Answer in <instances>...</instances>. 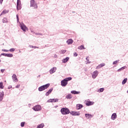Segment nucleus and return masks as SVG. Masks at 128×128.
I'll return each mask as SVG.
<instances>
[{
  "label": "nucleus",
  "instance_id": "1",
  "mask_svg": "<svg viewBox=\"0 0 128 128\" xmlns=\"http://www.w3.org/2000/svg\"><path fill=\"white\" fill-rule=\"evenodd\" d=\"M72 77H68L64 78V80L61 81V86H66V84H68V80H72Z\"/></svg>",
  "mask_w": 128,
  "mask_h": 128
},
{
  "label": "nucleus",
  "instance_id": "2",
  "mask_svg": "<svg viewBox=\"0 0 128 128\" xmlns=\"http://www.w3.org/2000/svg\"><path fill=\"white\" fill-rule=\"evenodd\" d=\"M50 84H47L45 85H44L39 87L38 88L39 92H42V90H46V88L50 87Z\"/></svg>",
  "mask_w": 128,
  "mask_h": 128
},
{
  "label": "nucleus",
  "instance_id": "3",
  "mask_svg": "<svg viewBox=\"0 0 128 128\" xmlns=\"http://www.w3.org/2000/svg\"><path fill=\"white\" fill-rule=\"evenodd\" d=\"M61 112L62 114H70V110L68 108H62L61 109Z\"/></svg>",
  "mask_w": 128,
  "mask_h": 128
},
{
  "label": "nucleus",
  "instance_id": "4",
  "mask_svg": "<svg viewBox=\"0 0 128 128\" xmlns=\"http://www.w3.org/2000/svg\"><path fill=\"white\" fill-rule=\"evenodd\" d=\"M30 6L34 8H38V4L34 0H30Z\"/></svg>",
  "mask_w": 128,
  "mask_h": 128
},
{
  "label": "nucleus",
  "instance_id": "5",
  "mask_svg": "<svg viewBox=\"0 0 128 128\" xmlns=\"http://www.w3.org/2000/svg\"><path fill=\"white\" fill-rule=\"evenodd\" d=\"M20 28H21V29L23 32H26V30H28V28L24 23L20 24Z\"/></svg>",
  "mask_w": 128,
  "mask_h": 128
},
{
  "label": "nucleus",
  "instance_id": "6",
  "mask_svg": "<svg viewBox=\"0 0 128 128\" xmlns=\"http://www.w3.org/2000/svg\"><path fill=\"white\" fill-rule=\"evenodd\" d=\"M33 110L35 112H38L42 110V106L40 105H36L33 107Z\"/></svg>",
  "mask_w": 128,
  "mask_h": 128
},
{
  "label": "nucleus",
  "instance_id": "7",
  "mask_svg": "<svg viewBox=\"0 0 128 128\" xmlns=\"http://www.w3.org/2000/svg\"><path fill=\"white\" fill-rule=\"evenodd\" d=\"M98 75V71L96 70L92 74V78L94 79L96 78Z\"/></svg>",
  "mask_w": 128,
  "mask_h": 128
},
{
  "label": "nucleus",
  "instance_id": "8",
  "mask_svg": "<svg viewBox=\"0 0 128 128\" xmlns=\"http://www.w3.org/2000/svg\"><path fill=\"white\" fill-rule=\"evenodd\" d=\"M12 79L14 82H18V77L16 74H14L12 76Z\"/></svg>",
  "mask_w": 128,
  "mask_h": 128
},
{
  "label": "nucleus",
  "instance_id": "9",
  "mask_svg": "<svg viewBox=\"0 0 128 128\" xmlns=\"http://www.w3.org/2000/svg\"><path fill=\"white\" fill-rule=\"evenodd\" d=\"M56 68L54 67L50 70V71H49L50 74H52L56 72Z\"/></svg>",
  "mask_w": 128,
  "mask_h": 128
},
{
  "label": "nucleus",
  "instance_id": "10",
  "mask_svg": "<svg viewBox=\"0 0 128 128\" xmlns=\"http://www.w3.org/2000/svg\"><path fill=\"white\" fill-rule=\"evenodd\" d=\"M58 102V99H50L48 100V102Z\"/></svg>",
  "mask_w": 128,
  "mask_h": 128
},
{
  "label": "nucleus",
  "instance_id": "11",
  "mask_svg": "<svg viewBox=\"0 0 128 128\" xmlns=\"http://www.w3.org/2000/svg\"><path fill=\"white\" fill-rule=\"evenodd\" d=\"M106 66V64L102 63L101 64H99L98 66L96 67V70L101 68H102V66Z\"/></svg>",
  "mask_w": 128,
  "mask_h": 128
},
{
  "label": "nucleus",
  "instance_id": "12",
  "mask_svg": "<svg viewBox=\"0 0 128 128\" xmlns=\"http://www.w3.org/2000/svg\"><path fill=\"white\" fill-rule=\"evenodd\" d=\"M70 114L72 116H80V112H70Z\"/></svg>",
  "mask_w": 128,
  "mask_h": 128
},
{
  "label": "nucleus",
  "instance_id": "13",
  "mask_svg": "<svg viewBox=\"0 0 128 128\" xmlns=\"http://www.w3.org/2000/svg\"><path fill=\"white\" fill-rule=\"evenodd\" d=\"M4 96V92H0V102H2V100Z\"/></svg>",
  "mask_w": 128,
  "mask_h": 128
},
{
  "label": "nucleus",
  "instance_id": "14",
  "mask_svg": "<svg viewBox=\"0 0 128 128\" xmlns=\"http://www.w3.org/2000/svg\"><path fill=\"white\" fill-rule=\"evenodd\" d=\"M85 116L86 118H92L94 116L92 115V114H85Z\"/></svg>",
  "mask_w": 128,
  "mask_h": 128
},
{
  "label": "nucleus",
  "instance_id": "15",
  "mask_svg": "<svg viewBox=\"0 0 128 128\" xmlns=\"http://www.w3.org/2000/svg\"><path fill=\"white\" fill-rule=\"evenodd\" d=\"M94 104V102H90V101L86 102V105L88 106H92V104Z\"/></svg>",
  "mask_w": 128,
  "mask_h": 128
},
{
  "label": "nucleus",
  "instance_id": "16",
  "mask_svg": "<svg viewBox=\"0 0 128 128\" xmlns=\"http://www.w3.org/2000/svg\"><path fill=\"white\" fill-rule=\"evenodd\" d=\"M112 120H116V113H114L111 117Z\"/></svg>",
  "mask_w": 128,
  "mask_h": 128
},
{
  "label": "nucleus",
  "instance_id": "17",
  "mask_svg": "<svg viewBox=\"0 0 128 128\" xmlns=\"http://www.w3.org/2000/svg\"><path fill=\"white\" fill-rule=\"evenodd\" d=\"M52 88H50L48 92L46 94V96H48L49 94H50L52 93Z\"/></svg>",
  "mask_w": 128,
  "mask_h": 128
},
{
  "label": "nucleus",
  "instance_id": "18",
  "mask_svg": "<svg viewBox=\"0 0 128 128\" xmlns=\"http://www.w3.org/2000/svg\"><path fill=\"white\" fill-rule=\"evenodd\" d=\"M68 60H70V58L66 57V58L63 59L62 62L64 64H66V62H68Z\"/></svg>",
  "mask_w": 128,
  "mask_h": 128
},
{
  "label": "nucleus",
  "instance_id": "19",
  "mask_svg": "<svg viewBox=\"0 0 128 128\" xmlns=\"http://www.w3.org/2000/svg\"><path fill=\"white\" fill-rule=\"evenodd\" d=\"M66 42L68 44H72L74 42V41L72 39H69L66 41Z\"/></svg>",
  "mask_w": 128,
  "mask_h": 128
},
{
  "label": "nucleus",
  "instance_id": "20",
  "mask_svg": "<svg viewBox=\"0 0 128 128\" xmlns=\"http://www.w3.org/2000/svg\"><path fill=\"white\" fill-rule=\"evenodd\" d=\"M80 92H76V90H72L71 91V94H78Z\"/></svg>",
  "mask_w": 128,
  "mask_h": 128
},
{
  "label": "nucleus",
  "instance_id": "21",
  "mask_svg": "<svg viewBox=\"0 0 128 128\" xmlns=\"http://www.w3.org/2000/svg\"><path fill=\"white\" fill-rule=\"evenodd\" d=\"M125 68H126V66H124L120 68V69H118V72H122V70H125Z\"/></svg>",
  "mask_w": 128,
  "mask_h": 128
},
{
  "label": "nucleus",
  "instance_id": "22",
  "mask_svg": "<svg viewBox=\"0 0 128 128\" xmlns=\"http://www.w3.org/2000/svg\"><path fill=\"white\" fill-rule=\"evenodd\" d=\"M72 94H68L66 96V98L68 100H70V98H72Z\"/></svg>",
  "mask_w": 128,
  "mask_h": 128
},
{
  "label": "nucleus",
  "instance_id": "23",
  "mask_svg": "<svg viewBox=\"0 0 128 128\" xmlns=\"http://www.w3.org/2000/svg\"><path fill=\"white\" fill-rule=\"evenodd\" d=\"M82 108V105L80 104H78L76 105V108L77 110H80Z\"/></svg>",
  "mask_w": 128,
  "mask_h": 128
},
{
  "label": "nucleus",
  "instance_id": "24",
  "mask_svg": "<svg viewBox=\"0 0 128 128\" xmlns=\"http://www.w3.org/2000/svg\"><path fill=\"white\" fill-rule=\"evenodd\" d=\"M8 11H7L6 10H4L1 13L0 16H2L3 14H8Z\"/></svg>",
  "mask_w": 128,
  "mask_h": 128
},
{
  "label": "nucleus",
  "instance_id": "25",
  "mask_svg": "<svg viewBox=\"0 0 128 128\" xmlns=\"http://www.w3.org/2000/svg\"><path fill=\"white\" fill-rule=\"evenodd\" d=\"M16 8L18 10H22V4H17Z\"/></svg>",
  "mask_w": 128,
  "mask_h": 128
},
{
  "label": "nucleus",
  "instance_id": "26",
  "mask_svg": "<svg viewBox=\"0 0 128 128\" xmlns=\"http://www.w3.org/2000/svg\"><path fill=\"white\" fill-rule=\"evenodd\" d=\"M126 82H128V78H124L122 82V84H126Z\"/></svg>",
  "mask_w": 128,
  "mask_h": 128
},
{
  "label": "nucleus",
  "instance_id": "27",
  "mask_svg": "<svg viewBox=\"0 0 128 128\" xmlns=\"http://www.w3.org/2000/svg\"><path fill=\"white\" fill-rule=\"evenodd\" d=\"M2 22L4 24L6 23V22H8V19L6 18H4L2 20Z\"/></svg>",
  "mask_w": 128,
  "mask_h": 128
},
{
  "label": "nucleus",
  "instance_id": "28",
  "mask_svg": "<svg viewBox=\"0 0 128 128\" xmlns=\"http://www.w3.org/2000/svg\"><path fill=\"white\" fill-rule=\"evenodd\" d=\"M44 126V124H41L36 128H42Z\"/></svg>",
  "mask_w": 128,
  "mask_h": 128
},
{
  "label": "nucleus",
  "instance_id": "29",
  "mask_svg": "<svg viewBox=\"0 0 128 128\" xmlns=\"http://www.w3.org/2000/svg\"><path fill=\"white\" fill-rule=\"evenodd\" d=\"M4 88V84L2 82H0V88L2 89Z\"/></svg>",
  "mask_w": 128,
  "mask_h": 128
},
{
  "label": "nucleus",
  "instance_id": "30",
  "mask_svg": "<svg viewBox=\"0 0 128 128\" xmlns=\"http://www.w3.org/2000/svg\"><path fill=\"white\" fill-rule=\"evenodd\" d=\"M12 56H14V55L12 54H7L8 58H12Z\"/></svg>",
  "mask_w": 128,
  "mask_h": 128
},
{
  "label": "nucleus",
  "instance_id": "31",
  "mask_svg": "<svg viewBox=\"0 0 128 128\" xmlns=\"http://www.w3.org/2000/svg\"><path fill=\"white\" fill-rule=\"evenodd\" d=\"M104 90V88H100V89L98 90V92H102Z\"/></svg>",
  "mask_w": 128,
  "mask_h": 128
},
{
  "label": "nucleus",
  "instance_id": "32",
  "mask_svg": "<svg viewBox=\"0 0 128 128\" xmlns=\"http://www.w3.org/2000/svg\"><path fill=\"white\" fill-rule=\"evenodd\" d=\"M78 50H84V46L82 45L78 47Z\"/></svg>",
  "mask_w": 128,
  "mask_h": 128
},
{
  "label": "nucleus",
  "instance_id": "33",
  "mask_svg": "<svg viewBox=\"0 0 128 128\" xmlns=\"http://www.w3.org/2000/svg\"><path fill=\"white\" fill-rule=\"evenodd\" d=\"M8 50L9 52H14L16 50V49L14 48H12Z\"/></svg>",
  "mask_w": 128,
  "mask_h": 128
},
{
  "label": "nucleus",
  "instance_id": "34",
  "mask_svg": "<svg viewBox=\"0 0 128 128\" xmlns=\"http://www.w3.org/2000/svg\"><path fill=\"white\" fill-rule=\"evenodd\" d=\"M24 124H26V122H22L20 124V126L22 128H23V126H24Z\"/></svg>",
  "mask_w": 128,
  "mask_h": 128
},
{
  "label": "nucleus",
  "instance_id": "35",
  "mask_svg": "<svg viewBox=\"0 0 128 128\" xmlns=\"http://www.w3.org/2000/svg\"><path fill=\"white\" fill-rule=\"evenodd\" d=\"M118 62H120V60L114 61V62H113L112 64H118Z\"/></svg>",
  "mask_w": 128,
  "mask_h": 128
},
{
  "label": "nucleus",
  "instance_id": "36",
  "mask_svg": "<svg viewBox=\"0 0 128 128\" xmlns=\"http://www.w3.org/2000/svg\"><path fill=\"white\" fill-rule=\"evenodd\" d=\"M17 4H22L20 0H17Z\"/></svg>",
  "mask_w": 128,
  "mask_h": 128
},
{
  "label": "nucleus",
  "instance_id": "37",
  "mask_svg": "<svg viewBox=\"0 0 128 128\" xmlns=\"http://www.w3.org/2000/svg\"><path fill=\"white\" fill-rule=\"evenodd\" d=\"M2 52H9V50H6V49H2Z\"/></svg>",
  "mask_w": 128,
  "mask_h": 128
},
{
  "label": "nucleus",
  "instance_id": "38",
  "mask_svg": "<svg viewBox=\"0 0 128 128\" xmlns=\"http://www.w3.org/2000/svg\"><path fill=\"white\" fill-rule=\"evenodd\" d=\"M66 52V50H61V53H62V54H65V52Z\"/></svg>",
  "mask_w": 128,
  "mask_h": 128
},
{
  "label": "nucleus",
  "instance_id": "39",
  "mask_svg": "<svg viewBox=\"0 0 128 128\" xmlns=\"http://www.w3.org/2000/svg\"><path fill=\"white\" fill-rule=\"evenodd\" d=\"M16 19H17V22H20V21L18 20V15L16 14Z\"/></svg>",
  "mask_w": 128,
  "mask_h": 128
},
{
  "label": "nucleus",
  "instance_id": "40",
  "mask_svg": "<svg viewBox=\"0 0 128 128\" xmlns=\"http://www.w3.org/2000/svg\"><path fill=\"white\" fill-rule=\"evenodd\" d=\"M20 88V84H18V85L16 86V88Z\"/></svg>",
  "mask_w": 128,
  "mask_h": 128
},
{
  "label": "nucleus",
  "instance_id": "41",
  "mask_svg": "<svg viewBox=\"0 0 128 128\" xmlns=\"http://www.w3.org/2000/svg\"><path fill=\"white\" fill-rule=\"evenodd\" d=\"M35 34L37 36H42V34H38V33H36Z\"/></svg>",
  "mask_w": 128,
  "mask_h": 128
},
{
  "label": "nucleus",
  "instance_id": "42",
  "mask_svg": "<svg viewBox=\"0 0 128 128\" xmlns=\"http://www.w3.org/2000/svg\"><path fill=\"white\" fill-rule=\"evenodd\" d=\"M74 56H78V54H76V52L74 53Z\"/></svg>",
  "mask_w": 128,
  "mask_h": 128
},
{
  "label": "nucleus",
  "instance_id": "43",
  "mask_svg": "<svg viewBox=\"0 0 128 128\" xmlns=\"http://www.w3.org/2000/svg\"><path fill=\"white\" fill-rule=\"evenodd\" d=\"M2 2H4V0H0V4H2Z\"/></svg>",
  "mask_w": 128,
  "mask_h": 128
},
{
  "label": "nucleus",
  "instance_id": "44",
  "mask_svg": "<svg viewBox=\"0 0 128 128\" xmlns=\"http://www.w3.org/2000/svg\"><path fill=\"white\" fill-rule=\"evenodd\" d=\"M12 88V86H9L8 87V90H10V88Z\"/></svg>",
  "mask_w": 128,
  "mask_h": 128
},
{
  "label": "nucleus",
  "instance_id": "45",
  "mask_svg": "<svg viewBox=\"0 0 128 128\" xmlns=\"http://www.w3.org/2000/svg\"><path fill=\"white\" fill-rule=\"evenodd\" d=\"M29 48H34V46H32V45H30V46H29Z\"/></svg>",
  "mask_w": 128,
  "mask_h": 128
},
{
  "label": "nucleus",
  "instance_id": "46",
  "mask_svg": "<svg viewBox=\"0 0 128 128\" xmlns=\"http://www.w3.org/2000/svg\"><path fill=\"white\" fill-rule=\"evenodd\" d=\"M1 72H4V70L2 69Z\"/></svg>",
  "mask_w": 128,
  "mask_h": 128
},
{
  "label": "nucleus",
  "instance_id": "47",
  "mask_svg": "<svg viewBox=\"0 0 128 128\" xmlns=\"http://www.w3.org/2000/svg\"><path fill=\"white\" fill-rule=\"evenodd\" d=\"M4 56H8V54H4Z\"/></svg>",
  "mask_w": 128,
  "mask_h": 128
},
{
  "label": "nucleus",
  "instance_id": "48",
  "mask_svg": "<svg viewBox=\"0 0 128 128\" xmlns=\"http://www.w3.org/2000/svg\"><path fill=\"white\" fill-rule=\"evenodd\" d=\"M34 48H38V47L36 46H34Z\"/></svg>",
  "mask_w": 128,
  "mask_h": 128
},
{
  "label": "nucleus",
  "instance_id": "49",
  "mask_svg": "<svg viewBox=\"0 0 128 128\" xmlns=\"http://www.w3.org/2000/svg\"><path fill=\"white\" fill-rule=\"evenodd\" d=\"M1 56H4V53L1 54Z\"/></svg>",
  "mask_w": 128,
  "mask_h": 128
},
{
  "label": "nucleus",
  "instance_id": "50",
  "mask_svg": "<svg viewBox=\"0 0 128 128\" xmlns=\"http://www.w3.org/2000/svg\"><path fill=\"white\" fill-rule=\"evenodd\" d=\"M90 64V62H86L87 64Z\"/></svg>",
  "mask_w": 128,
  "mask_h": 128
},
{
  "label": "nucleus",
  "instance_id": "51",
  "mask_svg": "<svg viewBox=\"0 0 128 128\" xmlns=\"http://www.w3.org/2000/svg\"><path fill=\"white\" fill-rule=\"evenodd\" d=\"M58 57V56L56 54H55L54 55V58H57Z\"/></svg>",
  "mask_w": 128,
  "mask_h": 128
},
{
  "label": "nucleus",
  "instance_id": "52",
  "mask_svg": "<svg viewBox=\"0 0 128 128\" xmlns=\"http://www.w3.org/2000/svg\"><path fill=\"white\" fill-rule=\"evenodd\" d=\"M0 62H2V60H0Z\"/></svg>",
  "mask_w": 128,
  "mask_h": 128
},
{
  "label": "nucleus",
  "instance_id": "53",
  "mask_svg": "<svg viewBox=\"0 0 128 128\" xmlns=\"http://www.w3.org/2000/svg\"><path fill=\"white\" fill-rule=\"evenodd\" d=\"M86 60H88V58H86Z\"/></svg>",
  "mask_w": 128,
  "mask_h": 128
},
{
  "label": "nucleus",
  "instance_id": "54",
  "mask_svg": "<svg viewBox=\"0 0 128 128\" xmlns=\"http://www.w3.org/2000/svg\"><path fill=\"white\" fill-rule=\"evenodd\" d=\"M0 56H2V54H1V55H0Z\"/></svg>",
  "mask_w": 128,
  "mask_h": 128
},
{
  "label": "nucleus",
  "instance_id": "55",
  "mask_svg": "<svg viewBox=\"0 0 128 128\" xmlns=\"http://www.w3.org/2000/svg\"><path fill=\"white\" fill-rule=\"evenodd\" d=\"M128 94V92H127Z\"/></svg>",
  "mask_w": 128,
  "mask_h": 128
}]
</instances>
